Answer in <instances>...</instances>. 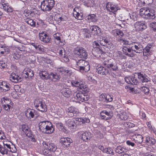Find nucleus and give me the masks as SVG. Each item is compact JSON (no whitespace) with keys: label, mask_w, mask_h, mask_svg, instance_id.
<instances>
[{"label":"nucleus","mask_w":156,"mask_h":156,"mask_svg":"<svg viewBox=\"0 0 156 156\" xmlns=\"http://www.w3.org/2000/svg\"><path fill=\"white\" fill-rule=\"evenodd\" d=\"M128 42L126 43L122 46V50L126 55L130 57H133L134 55V54L132 51L140 53L143 51V47L142 44L139 42H136L128 40Z\"/></svg>","instance_id":"1"},{"label":"nucleus","mask_w":156,"mask_h":156,"mask_svg":"<svg viewBox=\"0 0 156 156\" xmlns=\"http://www.w3.org/2000/svg\"><path fill=\"white\" fill-rule=\"evenodd\" d=\"M102 62L103 64L108 69L110 73L119 70L118 64L114 59L104 58Z\"/></svg>","instance_id":"2"},{"label":"nucleus","mask_w":156,"mask_h":156,"mask_svg":"<svg viewBox=\"0 0 156 156\" xmlns=\"http://www.w3.org/2000/svg\"><path fill=\"white\" fill-rule=\"evenodd\" d=\"M38 125L39 129L43 133L50 134L53 133L55 130L52 123L48 121H40Z\"/></svg>","instance_id":"3"},{"label":"nucleus","mask_w":156,"mask_h":156,"mask_svg":"<svg viewBox=\"0 0 156 156\" xmlns=\"http://www.w3.org/2000/svg\"><path fill=\"white\" fill-rule=\"evenodd\" d=\"M75 67L77 70L83 73L86 72L90 69L89 62L83 59H80L76 61L75 64Z\"/></svg>","instance_id":"4"},{"label":"nucleus","mask_w":156,"mask_h":156,"mask_svg":"<svg viewBox=\"0 0 156 156\" xmlns=\"http://www.w3.org/2000/svg\"><path fill=\"white\" fill-rule=\"evenodd\" d=\"M42 144L44 148L43 152L45 155H51V152H54L57 149L56 146L53 143L43 141Z\"/></svg>","instance_id":"5"},{"label":"nucleus","mask_w":156,"mask_h":156,"mask_svg":"<svg viewBox=\"0 0 156 156\" xmlns=\"http://www.w3.org/2000/svg\"><path fill=\"white\" fill-rule=\"evenodd\" d=\"M55 4L54 0H43L41 2V8L43 11L47 12L52 9Z\"/></svg>","instance_id":"6"},{"label":"nucleus","mask_w":156,"mask_h":156,"mask_svg":"<svg viewBox=\"0 0 156 156\" xmlns=\"http://www.w3.org/2000/svg\"><path fill=\"white\" fill-rule=\"evenodd\" d=\"M73 52L76 55L80 58L86 59L87 58V52L85 49L82 47H76L74 48Z\"/></svg>","instance_id":"7"},{"label":"nucleus","mask_w":156,"mask_h":156,"mask_svg":"<svg viewBox=\"0 0 156 156\" xmlns=\"http://www.w3.org/2000/svg\"><path fill=\"white\" fill-rule=\"evenodd\" d=\"M34 105L37 109L41 112H45L47 110L45 102L41 99H35L34 101Z\"/></svg>","instance_id":"8"},{"label":"nucleus","mask_w":156,"mask_h":156,"mask_svg":"<svg viewBox=\"0 0 156 156\" xmlns=\"http://www.w3.org/2000/svg\"><path fill=\"white\" fill-rule=\"evenodd\" d=\"M112 34L116 37L117 41L122 44L123 45L128 42V40L123 39L122 37L124 36V34L123 32L119 30H115L112 31Z\"/></svg>","instance_id":"9"},{"label":"nucleus","mask_w":156,"mask_h":156,"mask_svg":"<svg viewBox=\"0 0 156 156\" xmlns=\"http://www.w3.org/2000/svg\"><path fill=\"white\" fill-rule=\"evenodd\" d=\"M106 9L108 11L115 14L118 9H120L118 5L112 2H108L106 5Z\"/></svg>","instance_id":"10"},{"label":"nucleus","mask_w":156,"mask_h":156,"mask_svg":"<svg viewBox=\"0 0 156 156\" xmlns=\"http://www.w3.org/2000/svg\"><path fill=\"white\" fill-rule=\"evenodd\" d=\"M74 96L75 100L78 102L86 101L89 99V97L88 95H86L81 93H75Z\"/></svg>","instance_id":"11"},{"label":"nucleus","mask_w":156,"mask_h":156,"mask_svg":"<svg viewBox=\"0 0 156 156\" xmlns=\"http://www.w3.org/2000/svg\"><path fill=\"white\" fill-rule=\"evenodd\" d=\"M66 112L68 115L71 117L76 116L79 114L78 110L74 107L71 106L66 109Z\"/></svg>","instance_id":"12"},{"label":"nucleus","mask_w":156,"mask_h":156,"mask_svg":"<svg viewBox=\"0 0 156 156\" xmlns=\"http://www.w3.org/2000/svg\"><path fill=\"white\" fill-rule=\"evenodd\" d=\"M37 111L33 109L29 108L25 111L24 113L26 116L29 119L36 117Z\"/></svg>","instance_id":"13"},{"label":"nucleus","mask_w":156,"mask_h":156,"mask_svg":"<svg viewBox=\"0 0 156 156\" xmlns=\"http://www.w3.org/2000/svg\"><path fill=\"white\" fill-rule=\"evenodd\" d=\"M153 44H148L143 50L144 55L148 56L151 55L154 50Z\"/></svg>","instance_id":"14"},{"label":"nucleus","mask_w":156,"mask_h":156,"mask_svg":"<svg viewBox=\"0 0 156 156\" xmlns=\"http://www.w3.org/2000/svg\"><path fill=\"white\" fill-rule=\"evenodd\" d=\"M73 14L76 19L81 20L83 18V14L81 12V8L80 7H76L73 9Z\"/></svg>","instance_id":"15"},{"label":"nucleus","mask_w":156,"mask_h":156,"mask_svg":"<svg viewBox=\"0 0 156 156\" xmlns=\"http://www.w3.org/2000/svg\"><path fill=\"white\" fill-rule=\"evenodd\" d=\"M156 17V12L153 9L148 8V10L147 16L145 18L147 20H153Z\"/></svg>","instance_id":"16"},{"label":"nucleus","mask_w":156,"mask_h":156,"mask_svg":"<svg viewBox=\"0 0 156 156\" xmlns=\"http://www.w3.org/2000/svg\"><path fill=\"white\" fill-rule=\"evenodd\" d=\"M0 3L2 6L3 9L5 11L9 12L13 11V8L6 1L4 0H1Z\"/></svg>","instance_id":"17"},{"label":"nucleus","mask_w":156,"mask_h":156,"mask_svg":"<svg viewBox=\"0 0 156 156\" xmlns=\"http://www.w3.org/2000/svg\"><path fill=\"white\" fill-rule=\"evenodd\" d=\"M96 72L98 73L103 75H109L110 74L108 69L103 66H101L97 68L96 69Z\"/></svg>","instance_id":"18"},{"label":"nucleus","mask_w":156,"mask_h":156,"mask_svg":"<svg viewBox=\"0 0 156 156\" xmlns=\"http://www.w3.org/2000/svg\"><path fill=\"white\" fill-rule=\"evenodd\" d=\"M20 129L24 133L26 136L29 137L31 136L32 135V132L27 125H22L20 126Z\"/></svg>","instance_id":"19"},{"label":"nucleus","mask_w":156,"mask_h":156,"mask_svg":"<svg viewBox=\"0 0 156 156\" xmlns=\"http://www.w3.org/2000/svg\"><path fill=\"white\" fill-rule=\"evenodd\" d=\"M78 135L81 139L85 141H87L91 136V133L86 131H80L78 132Z\"/></svg>","instance_id":"20"},{"label":"nucleus","mask_w":156,"mask_h":156,"mask_svg":"<svg viewBox=\"0 0 156 156\" xmlns=\"http://www.w3.org/2000/svg\"><path fill=\"white\" fill-rule=\"evenodd\" d=\"M125 79V81L129 84L134 85H137L138 83V80L134 76H126Z\"/></svg>","instance_id":"21"},{"label":"nucleus","mask_w":156,"mask_h":156,"mask_svg":"<svg viewBox=\"0 0 156 156\" xmlns=\"http://www.w3.org/2000/svg\"><path fill=\"white\" fill-rule=\"evenodd\" d=\"M40 40L44 43L49 42L50 41V38L44 32H42L40 33L39 34Z\"/></svg>","instance_id":"22"},{"label":"nucleus","mask_w":156,"mask_h":156,"mask_svg":"<svg viewBox=\"0 0 156 156\" xmlns=\"http://www.w3.org/2000/svg\"><path fill=\"white\" fill-rule=\"evenodd\" d=\"M110 111L108 112L106 110L102 111L100 113V116L101 119L108 120L111 118L112 115Z\"/></svg>","instance_id":"23"},{"label":"nucleus","mask_w":156,"mask_h":156,"mask_svg":"<svg viewBox=\"0 0 156 156\" xmlns=\"http://www.w3.org/2000/svg\"><path fill=\"white\" fill-rule=\"evenodd\" d=\"M60 143L66 147H68L72 142L71 139L68 137H62L60 140Z\"/></svg>","instance_id":"24"},{"label":"nucleus","mask_w":156,"mask_h":156,"mask_svg":"<svg viewBox=\"0 0 156 156\" xmlns=\"http://www.w3.org/2000/svg\"><path fill=\"white\" fill-rule=\"evenodd\" d=\"M10 84L5 81H2L0 83V90L3 92H5L10 90Z\"/></svg>","instance_id":"25"},{"label":"nucleus","mask_w":156,"mask_h":156,"mask_svg":"<svg viewBox=\"0 0 156 156\" xmlns=\"http://www.w3.org/2000/svg\"><path fill=\"white\" fill-rule=\"evenodd\" d=\"M9 79L11 81L14 83L20 82L22 81V79L21 77L14 73H11Z\"/></svg>","instance_id":"26"},{"label":"nucleus","mask_w":156,"mask_h":156,"mask_svg":"<svg viewBox=\"0 0 156 156\" xmlns=\"http://www.w3.org/2000/svg\"><path fill=\"white\" fill-rule=\"evenodd\" d=\"M100 97L102 99V101L106 102H110L113 100V96L109 94H102L101 95Z\"/></svg>","instance_id":"27"},{"label":"nucleus","mask_w":156,"mask_h":156,"mask_svg":"<svg viewBox=\"0 0 156 156\" xmlns=\"http://www.w3.org/2000/svg\"><path fill=\"white\" fill-rule=\"evenodd\" d=\"M62 94L66 97H69L71 96L73 92L71 90L68 88H62L61 90Z\"/></svg>","instance_id":"28"},{"label":"nucleus","mask_w":156,"mask_h":156,"mask_svg":"<svg viewBox=\"0 0 156 156\" xmlns=\"http://www.w3.org/2000/svg\"><path fill=\"white\" fill-rule=\"evenodd\" d=\"M103 51L101 48L100 47H96L94 50H93L92 53L97 58H101V55H102Z\"/></svg>","instance_id":"29"},{"label":"nucleus","mask_w":156,"mask_h":156,"mask_svg":"<svg viewBox=\"0 0 156 156\" xmlns=\"http://www.w3.org/2000/svg\"><path fill=\"white\" fill-rule=\"evenodd\" d=\"M57 69V71L61 74L66 75L68 74L69 75H71L72 73L71 70H69L68 69L64 67L59 68Z\"/></svg>","instance_id":"30"},{"label":"nucleus","mask_w":156,"mask_h":156,"mask_svg":"<svg viewBox=\"0 0 156 156\" xmlns=\"http://www.w3.org/2000/svg\"><path fill=\"white\" fill-rule=\"evenodd\" d=\"M66 126L70 129H75L76 126V124L74 120L69 119L66 122Z\"/></svg>","instance_id":"31"},{"label":"nucleus","mask_w":156,"mask_h":156,"mask_svg":"<svg viewBox=\"0 0 156 156\" xmlns=\"http://www.w3.org/2000/svg\"><path fill=\"white\" fill-rule=\"evenodd\" d=\"M84 83V82L80 79H77L75 80H73L71 82L72 86L76 87H79L80 85H83Z\"/></svg>","instance_id":"32"},{"label":"nucleus","mask_w":156,"mask_h":156,"mask_svg":"<svg viewBox=\"0 0 156 156\" xmlns=\"http://www.w3.org/2000/svg\"><path fill=\"white\" fill-rule=\"evenodd\" d=\"M94 0H83L84 5L87 7H93L96 4Z\"/></svg>","instance_id":"33"},{"label":"nucleus","mask_w":156,"mask_h":156,"mask_svg":"<svg viewBox=\"0 0 156 156\" xmlns=\"http://www.w3.org/2000/svg\"><path fill=\"white\" fill-rule=\"evenodd\" d=\"M127 150L125 147L121 146H117L115 149V151L118 154H121L123 153H126Z\"/></svg>","instance_id":"34"},{"label":"nucleus","mask_w":156,"mask_h":156,"mask_svg":"<svg viewBox=\"0 0 156 156\" xmlns=\"http://www.w3.org/2000/svg\"><path fill=\"white\" fill-rule=\"evenodd\" d=\"M86 18L89 22H96L98 20V18L94 14L88 15Z\"/></svg>","instance_id":"35"},{"label":"nucleus","mask_w":156,"mask_h":156,"mask_svg":"<svg viewBox=\"0 0 156 156\" xmlns=\"http://www.w3.org/2000/svg\"><path fill=\"white\" fill-rule=\"evenodd\" d=\"M49 77L51 79L54 81H56L59 80L60 78L59 75L57 74V73L51 72L49 74Z\"/></svg>","instance_id":"36"},{"label":"nucleus","mask_w":156,"mask_h":156,"mask_svg":"<svg viewBox=\"0 0 156 156\" xmlns=\"http://www.w3.org/2000/svg\"><path fill=\"white\" fill-rule=\"evenodd\" d=\"M90 29L92 33L94 35H97L100 32V28L97 26L94 25L90 27Z\"/></svg>","instance_id":"37"},{"label":"nucleus","mask_w":156,"mask_h":156,"mask_svg":"<svg viewBox=\"0 0 156 156\" xmlns=\"http://www.w3.org/2000/svg\"><path fill=\"white\" fill-rule=\"evenodd\" d=\"M7 148H8L9 151L12 153H15L16 152L17 149L14 144H12L11 145L7 144H5Z\"/></svg>","instance_id":"38"},{"label":"nucleus","mask_w":156,"mask_h":156,"mask_svg":"<svg viewBox=\"0 0 156 156\" xmlns=\"http://www.w3.org/2000/svg\"><path fill=\"white\" fill-rule=\"evenodd\" d=\"M9 151L8 148H7L5 144H4L3 146L1 145L0 147V153L2 155L7 154Z\"/></svg>","instance_id":"39"},{"label":"nucleus","mask_w":156,"mask_h":156,"mask_svg":"<svg viewBox=\"0 0 156 156\" xmlns=\"http://www.w3.org/2000/svg\"><path fill=\"white\" fill-rule=\"evenodd\" d=\"M9 51V48L5 46H0V53L2 54H7Z\"/></svg>","instance_id":"40"},{"label":"nucleus","mask_w":156,"mask_h":156,"mask_svg":"<svg viewBox=\"0 0 156 156\" xmlns=\"http://www.w3.org/2000/svg\"><path fill=\"white\" fill-rule=\"evenodd\" d=\"M40 76L43 79H47L49 77V74L45 71H40L39 72Z\"/></svg>","instance_id":"41"},{"label":"nucleus","mask_w":156,"mask_h":156,"mask_svg":"<svg viewBox=\"0 0 156 156\" xmlns=\"http://www.w3.org/2000/svg\"><path fill=\"white\" fill-rule=\"evenodd\" d=\"M148 8H142L140 10V14L143 17L145 18V17L147 16V14Z\"/></svg>","instance_id":"42"},{"label":"nucleus","mask_w":156,"mask_h":156,"mask_svg":"<svg viewBox=\"0 0 156 156\" xmlns=\"http://www.w3.org/2000/svg\"><path fill=\"white\" fill-rule=\"evenodd\" d=\"M133 139L136 143L138 144H140L143 140V138L142 135L140 134H138L136 138L135 139L134 138Z\"/></svg>","instance_id":"43"},{"label":"nucleus","mask_w":156,"mask_h":156,"mask_svg":"<svg viewBox=\"0 0 156 156\" xmlns=\"http://www.w3.org/2000/svg\"><path fill=\"white\" fill-rule=\"evenodd\" d=\"M1 102L2 105L9 104L11 103V101L9 98L4 97L1 99Z\"/></svg>","instance_id":"44"},{"label":"nucleus","mask_w":156,"mask_h":156,"mask_svg":"<svg viewBox=\"0 0 156 156\" xmlns=\"http://www.w3.org/2000/svg\"><path fill=\"white\" fill-rule=\"evenodd\" d=\"M25 22L31 26L34 27L35 26V22L32 19L30 18H27L25 20Z\"/></svg>","instance_id":"45"},{"label":"nucleus","mask_w":156,"mask_h":156,"mask_svg":"<svg viewBox=\"0 0 156 156\" xmlns=\"http://www.w3.org/2000/svg\"><path fill=\"white\" fill-rule=\"evenodd\" d=\"M153 0H141V2L143 6L148 5L150 6L153 2Z\"/></svg>","instance_id":"46"},{"label":"nucleus","mask_w":156,"mask_h":156,"mask_svg":"<svg viewBox=\"0 0 156 156\" xmlns=\"http://www.w3.org/2000/svg\"><path fill=\"white\" fill-rule=\"evenodd\" d=\"M56 126L60 131L64 132L65 131V129L62 123L61 122L56 123Z\"/></svg>","instance_id":"47"},{"label":"nucleus","mask_w":156,"mask_h":156,"mask_svg":"<svg viewBox=\"0 0 156 156\" xmlns=\"http://www.w3.org/2000/svg\"><path fill=\"white\" fill-rule=\"evenodd\" d=\"M119 117L122 120H126L127 119L128 116L126 112L123 111L119 114Z\"/></svg>","instance_id":"48"},{"label":"nucleus","mask_w":156,"mask_h":156,"mask_svg":"<svg viewBox=\"0 0 156 156\" xmlns=\"http://www.w3.org/2000/svg\"><path fill=\"white\" fill-rule=\"evenodd\" d=\"M139 23L140 24V31H142L147 28V26L145 24V21H140Z\"/></svg>","instance_id":"49"},{"label":"nucleus","mask_w":156,"mask_h":156,"mask_svg":"<svg viewBox=\"0 0 156 156\" xmlns=\"http://www.w3.org/2000/svg\"><path fill=\"white\" fill-rule=\"evenodd\" d=\"M61 35L60 33H57L53 35V37L55 39L59 41V42H62L61 40L60 36Z\"/></svg>","instance_id":"50"},{"label":"nucleus","mask_w":156,"mask_h":156,"mask_svg":"<svg viewBox=\"0 0 156 156\" xmlns=\"http://www.w3.org/2000/svg\"><path fill=\"white\" fill-rule=\"evenodd\" d=\"M109 43H110L107 39H102L100 41V44L101 45L103 46H106L108 47L107 44H109Z\"/></svg>","instance_id":"51"},{"label":"nucleus","mask_w":156,"mask_h":156,"mask_svg":"<svg viewBox=\"0 0 156 156\" xmlns=\"http://www.w3.org/2000/svg\"><path fill=\"white\" fill-rule=\"evenodd\" d=\"M104 153L107 154H111L113 155L114 154V152L112 149L110 148H105L104 151Z\"/></svg>","instance_id":"52"},{"label":"nucleus","mask_w":156,"mask_h":156,"mask_svg":"<svg viewBox=\"0 0 156 156\" xmlns=\"http://www.w3.org/2000/svg\"><path fill=\"white\" fill-rule=\"evenodd\" d=\"M86 75L89 80L92 82H94V81L96 82V81L93 78L94 75L93 73H87Z\"/></svg>","instance_id":"53"},{"label":"nucleus","mask_w":156,"mask_h":156,"mask_svg":"<svg viewBox=\"0 0 156 156\" xmlns=\"http://www.w3.org/2000/svg\"><path fill=\"white\" fill-rule=\"evenodd\" d=\"M134 28L135 29V30L137 31H140L139 21L137 22L134 24Z\"/></svg>","instance_id":"54"},{"label":"nucleus","mask_w":156,"mask_h":156,"mask_svg":"<svg viewBox=\"0 0 156 156\" xmlns=\"http://www.w3.org/2000/svg\"><path fill=\"white\" fill-rule=\"evenodd\" d=\"M149 26L153 30L156 32V22H151L150 23Z\"/></svg>","instance_id":"55"},{"label":"nucleus","mask_w":156,"mask_h":156,"mask_svg":"<svg viewBox=\"0 0 156 156\" xmlns=\"http://www.w3.org/2000/svg\"><path fill=\"white\" fill-rule=\"evenodd\" d=\"M58 53L59 55L62 57H63V56L65 55V50L62 48H60L58 50Z\"/></svg>","instance_id":"56"},{"label":"nucleus","mask_w":156,"mask_h":156,"mask_svg":"<svg viewBox=\"0 0 156 156\" xmlns=\"http://www.w3.org/2000/svg\"><path fill=\"white\" fill-rule=\"evenodd\" d=\"M141 90L146 94H147L149 93V89L147 87L145 86L142 87Z\"/></svg>","instance_id":"57"},{"label":"nucleus","mask_w":156,"mask_h":156,"mask_svg":"<svg viewBox=\"0 0 156 156\" xmlns=\"http://www.w3.org/2000/svg\"><path fill=\"white\" fill-rule=\"evenodd\" d=\"M3 108L7 112H9L11 108V106L9 104H4L2 105Z\"/></svg>","instance_id":"58"},{"label":"nucleus","mask_w":156,"mask_h":156,"mask_svg":"<svg viewBox=\"0 0 156 156\" xmlns=\"http://www.w3.org/2000/svg\"><path fill=\"white\" fill-rule=\"evenodd\" d=\"M141 81L143 83L147 82L149 81V78L146 76L144 75Z\"/></svg>","instance_id":"59"},{"label":"nucleus","mask_w":156,"mask_h":156,"mask_svg":"<svg viewBox=\"0 0 156 156\" xmlns=\"http://www.w3.org/2000/svg\"><path fill=\"white\" fill-rule=\"evenodd\" d=\"M126 143L128 146H131L132 147H134L135 145V144L134 143L129 140H127L126 141Z\"/></svg>","instance_id":"60"},{"label":"nucleus","mask_w":156,"mask_h":156,"mask_svg":"<svg viewBox=\"0 0 156 156\" xmlns=\"http://www.w3.org/2000/svg\"><path fill=\"white\" fill-rule=\"evenodd\" d=\"M30 71H32V70L28 68H26L23 71V73L24 74H26V76H27V73H29Z\"/></svg>","instance_id":"61"},{"label":"nucleus","mask_w":156,"mask_h":156,"mask_svg":"<svg viewBox=\"0 0 156 156\" xmlns=\"http://www.w3.org/2000/svg\"><path fill=\"white\" fill-rule=\"evenodd\" d=\"M57 17L58 19V23H60L61 21L64 20L63 16H60L59 15H58L57 16Z\"/></svg>","instance_id":"62"},{"label":"nucleus","mask_w":156,"mask_h":156,"mask_svg":"<svg viewBox=\"0 0 156 156\" xmlns=\"http://www.w3.org/2000/svg\"><path fill=\"white\" fill-rule=\"evenodd\" d=\"M125 16H124V20L126 21V20H129V15L130 14L128 12H127L125 14Z\"/></svg>","instance_id":"63"},{"label":"nucleus","mask_w":156,"mask_h":156,"mask_svg":"<svg viewBox=\"0 0 156 156\" xmlns=\"http://www.w3.org/2000/svg\"><path fill=\"white\" fill-rule=\"evenodd\" d=\"M88 31V29H83L81 30L80 31L81 34L83 35V36L85 35L86 33Z\"/></svg>","instance_id":"64"}]
</instances>
